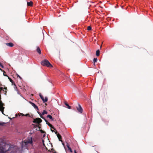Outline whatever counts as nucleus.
Instances as JSON below:
<instances>
[{
  "mask_svg": "<svg viewBox=\"0 0 153 153\" xmlns=\"http://www.w3.org/2000/svg\"><path fill=\"white\" fill-rule=\"evenodd\" d=\"M48 113L45 110H44L43 112L42 113V115H44L45 114H47Z\"/></svg>",
  "mask_w": 153,
  "mask_h": 153,
  "instance_id": "22",
  "label": "nucleus"
},
{
  "mask_svg": "<svg viewBox=\"0 0 153 153\" xmlns=\"http://www.w3.org/2000/svg\"><path fill=\"white\" fill-rule=\"evenodd\" d=\"M74 153H77L75 150H74Z\"/></svg>",
  "mask_w": 153,
  "mask_h": 153,
  "instance_id": "46",
  "label": "nucleus"
},
{
  "mask_svg": "<svg viewBox=\"0 0 153 153\" xmlns=\"http://www.w3.org/2000/svg\"><path fill=\"white\" fill-rule=\"evenodd\" d=\"M51 131H52V132H54V131L53 130H52L51 129Z\"/></svg>",
  "mask_w": 153,
  "mask_h": 153,
  "instance_id": "44",
  "label": "nucleus"
},
{
  "mask_svg": "<svg viewBox=\"0 0 153 153\" xmlns=\"http://www.w3.org/2000/svg\"><path fill=\"white\" fill-rule=\"evenodd\" d=\"M66 146L68 148V147H70V146H69V145L68 143H67Z\"/></svg>",
  "mask_w": 153,
  "mask_h": 153,
  "instance_id": "33",
  "label": "nucleus"
},
{
  "mask_svg": "<svg viewBox=\"0 0 153 153\" xmlns=\"http://www.w3.org/2000/svg\"><path fill=\"white\" fill-rule=\"evenodd\" d=\"M39 96L42 99L43 101L44 102V98L43 97L41 94H39Z\"/></svg>",
  "mask_w": 153,
  "mask_h": 153,
  "instance_id": "18",
  "label": "nucleus"
},
{
  "mask_svg": "<svg viewBox=\"0 0 153 153\" xmlns=\"http://www.w3.org/2000/svg\"><path fill=\"white\" fill-rule=\"evenodd\" d=\"M33 2L32 1L30 2H27V5L29 6H33Z\"/></svg>",
  "mask_w": 153,
  "mask_h": 153,
  "instance_id": "11",
  "label": "nucleus"
},
{
  "mask_svg": "<svg viewBox=\"0 0 153 153\" xmlns=\"http://www.w3.org/2000/svg\"><path fill=\"white\" fill-rule=\"evenodd\" d=\"M39 128H40V129L41 128V127H39Z\"/></svg>",
  "mask_w": 153,
  "mask_h": 153,
  "instance_id": "48",
  "label": "nucleus"
},
{
  "mask_svg": "<svg viewBox=\"0 0 153 153\" xmlns=\"http://www.w3.org/2000/svg\"><path fill=\"white\" fill-rule=\"evenodd\" d=\"M25 116H26L30 117V115L28 114H26L25 115Z\"/></svg>",
  "mask_w": 153,
  "mask_h": 153,
  "instance_id": "32",
  "label": "nucleus"
},
{
  "mask_svg": "<svg viewBox=\"0 0 153 153\" xmlns=\"http://www.w3.org/2000/svg\"><path fill=\"white\" fill-rule=\"evenodd\" d=\"M55 133L57 135V137L59 139V140L61 141L62 142V137L61 135L59 134H58L57 131L55 132Z\"/></svg>",
  "mask_w": 153,
  "mask_h": 153,
  "instance_id": "7",
  "label": "nucleus"
},
{
  "mask_svg": "<svg viewBox=\"0 0 153 153\" xmlns=\"http://www.w3.org/2000/svg\"><path fill=\"white\" fill-rule=\"evenodd\" d=\"M36 51L39 53V54H41V51L40 48L38 47H37Z\"/></svg>",
  "mask_w": 153,
  "mask_h": 153,
  "instance_id": "10",
  "label": "nucleus"
},
{
  "mask_svg": "<svg viewBox=\"0 0 153 153\" xmlns=\"http://www.w3.org/2000/svg\"><path fill=\"white\" fill-rule=\"evenodd\" d=\"M39 96L42 99L43 101L44 102V98L43 97L41 94H39Z\"/></svg>",
  "mask_w": 153,
  "mask_h": 153,
  "instance_id": "19",
  "label": "nucleus"
},
{
  "mask_svg": "<svg viewBox=\"0 0 153 153\" xmlns=\"http://www.w3.org/2000/svg\"><path fill=\"white\" fill-rule=\"evenodd\" d=\"M3 91L4 92V94L5 95L7 93V91H4V90H3Z\"/></svg>",
  "mask_w": 153,
  "mask_h": 153,
  "instance_id": "35",
  "label": "nucleus"
},
{
  "mask_svg": "<svg viewBox=\"0 0 153 153\" xmlns=\"http://www.w3.org/2000/svg\"><path fill=\"white\" fill-rule=\"evenodd\" d=\"M1 90H0V93H1Z\"/></svg>",
  "mask_w": 153,
  "mask_h": 153,
  "instance_id": "51",
  "label": "nucleus"
},
{
  "mask_svg": "<svg viewBox=\"0 0 153 153\" xmlns=\"http://www.w3.org/2000/svg\"><path fill=\"white\" fill-rule=\"evenodd\" d=\"M0 90L1 91L3 90V88L2 87H0Z\"/></svg>",
  "mask_w": 153,
  "mask_h": 153,
  "instance_id": "36",
  "label": "nucleus"
},
{
  "mask_svg": "<svg viewBox=\"0 0 153 153\" xmlns=\"http://www.w3.org/2000/svg\"><path fill=\"white\" fill-rule=\"evenodd\" d=\"M42 121V120L39 118H36L34 119L33 122V123H36L38 124H39L40 123H41Z\"/></svg>",
  "mask_w": 153,
  "mask_h": 153,
  "instance_id": "4",
  "label": "nucleus"
},
{
  "mask_svg": "<svg viewBox=\"0 0 153 153\" xmlns=\"http://www.w3.org/2000/svg\"><path fill=\"white\" fill-rule=\"evenodd\" d=\"M51 152H52L53 153H57L56 151L53 149V148H52L51 149Z\"/></svg>",
  "mask_w": 153,
  "mask_h": 153,
  "instance_id": "24",
  "label": "nucleus"
},
{
  "mask_svg": "<svg viewBox=\"0 0 153 153\" xmlns=\"http://www.w3.org/2000/svg\"><path fill=\"white\" fill-rule=\"evenodd\" d=\"M29 103L32 106H33L35 109H36L38 111L39 110V109L38 106L35 105L34 103L32 102H29Z\"/></svg>",
  "mask_w": 153,
  "mask_h": 153,
  "instance_id": "6",
  "label": "nucleus"
},
{
  "mask_svg": "<svg viewBox=\"0 0 153 153\" xmlns=\"http://www.w3.org/2000/svg\"><path fill=\"white\" fill-rule=\"evenodd\" d=\"M97 58H94V59H93V62H94V65H95V62H97Z\"/></svg>",
  "mask_w": 153,
  "mask_h": 153,
  "instance_id": "20",
  "label": "nucleus"
},
{
  "mask_svg": "<svg viewBox=\"0 0 153 153\" xmlns=\"http://www.w3.org/2000/svg\"><path fill=\"white\" fill-rule=\"evenodd\" d=\"M6 45L7 46L12 47L14 45L13 44L12 42H10L9 43H6Z\"/></svg>",
  "mask_w": 153,
  "mask_h": 153,
  "instance_id": "8",
  "label": "nucleus"
},
{
  "mask_svg": "<svg viewBox=\"0 0 153 153\" xmlns=\"http://www.w3.org/2000/svg\"><path fill=\"white\" fill-rule=\"evenodd\" d=\"M18 116L17 114H16L15 115V117H17Z\"/></svg>",
  "mask_w": 153,
  "mask_h": 153,
  "instance_id": "43",
  "label": "nucleus"
},
{
  "mask_svg": "<svg viewBox=\"0 0 153 153\" xmlns=\"http://www.w3.org/2000/svg\"><path fill=\"white\" fill-rule=\"evenodd\" d=\"M4 89L7 90V87H4Z\"/></svg>",
  "mask_w": 153,
  "mask_h": 153,
  "instance_id": "40",
  "label": "nucleus"
},
{
  "mask_svg": "<svg viewBox=\"0 0 153 153\" xmlns=\"http://www.w3.org/2000/svg\"><path fill=\"white\" fill-rule=\"evenodd\" d=\"M19 116H20V114H19Z\"/></svg>",
  "mask_w": 153,
  "mask_h": 153,
  "instance_id": "49",
  "label": "nucleus"
},
{
  "mask_svg": "<svg viewBox=\"0 0 153 153\" xmlns=\"http://www.w3.org/2000/svg\"><path fill=\"white\" fill-rule=\"evenodd\" d=\"M78 107H76L77 110L79 112L82 113L83 111V109L80 105L78 103Z\"/></svg>",
  "mask_w": 153,
  "mask_h": 153,
  "instance_id": "5",
  "label": "nucleus"
},
{
  "mask_svg": "<svg viewBox=\"0 0 153 153\" xmlns=\"http://www.w3.org/2000/svg\"><path fill=\"white\" fill-rule=\"evenodd\" d=\"M0 67H1L2 68H3L4 66L3 65L1 64V63L0 62Z\"/></svg>",
  "mask_w": 153,
  "mask_h": 153,
  "instance_id": "29",
  "label": "nucleus"
},
{
  "mask_svg": "<svg viewBox=\"0 0 153 153\" xmlns=\"http://www.w3.org/2000/svg\"><path fill=\"white\" fill-rule=\"evenodd\" d=\"M42 114H41L40 115V117H41L42 119H44V117L42 116Z\"/></svg>",
  "mask_w": 153,
  "mask_h": 153,
  "instance_id": "31",
  "label": "nucleus"
},
{
  "mask_svg": "<svg viewBox=\"0 0 153 153\" xmlns=\"http://www.w3.org/2000/svg\"><path fill=\"white\" fill-rule=\"evenodd\" d=\"M4 123L3 122L0 123V125L3 126V125Z\"/></svg>",
  "mask_w": 153,
  "mask_h": 153,
  "instance_id": "30",
  "label": "nucleus"
},
{
  "mask_svg": "<svg viewBox=\"0 0 153 153\" xmlns=\"http://www.w3.org/2000/svg\"><path fill=\"white\" fill-rule=\"evenodd\" d=\"M47 117L49 118L51 120H53V119L52 118V117L50 115H47Z\"/></svg>",
  "mask_w": 153,
  "mask_h": 153,
  "instance_id": "15",
  "label": "nucleus"
},
{
  "mask_svg": "<svg viewBox=\"0 0 153 153\" xmlns=\"http://www.w3.org/2000/svg\"><path fill=\"white\" fill-rule=\"evenodd\" d=\"M42 142H43V146L44 147L45 146V144L44 143V140H42Z\"/></svg>",
  "mask_w": 153,
  "mask_h": 153,
  "instance_id": "34",
  "label": "nucleus"
},
{
  "mask_svg": "<svg viewBox=\"0 0 153 153\" xmlns=\"http://www.w3.org/2000/svg\"><path fill=\"white\" fill-rule=\"evenodd\" d=\"M38 114L40 115V114H41L39 112H38Z\"/></svg>",
  "mask_w": 153,
  "mask_h": 153,
  "instance_id": "41",
  "label": "nucleus"
},
{
  "mask_svg": "<svg viewBox=\"0 0 153 153\" xmlns=\"http://www.w3.org/2000/svg\"><path fill=\"white\" fill-rule=\"evenodd\" d=\"M68 149L69 150V151L71 152H72V151L71 149V148L70 147H68Z\"/></svg>",
  "mask_w": 153,
  "mask_h": 153,
  "instance_id": "28",
  "label": "nucleus"
},
{
  "mask_svg": "<svg viewBox=\"0 0 153 153\" xmlns=\"http://www.w3.org/2000/svg\"><path fill=\"white\" fill-rule=\"evenodd\" d=\"M27 140H28V141L29 142L28 143H30V144L32 143H33L32 138V137L28 139Z\"/></svg>",
  "mask_w": 153,
  "mask_h": 153,
  "instance_id": "13",
  "label": "nucleus"
},
{
  "mask_svg": "<svg viewBox=\"0 0 153 153\" xmlns=\"http://www.w3.org/2000/svg\"><path fill=\"white\" fill-rule=\"evenodd\" d=\"M24 142L25 145H27L28 143H28L29 142L27 140H25L24 141Z\"/></svg>",
  "mask_w": 153,
  "mask_h": 153,
  "instance_id": "21",
  "label": "nucleus"
},
{
  "mask_svg": "<svg viewBox=\"0 0 153 153\" xmlns=\"http://www.w3.org/2000/svg\"><path fill=\"white\" fill-rule=\"evenodd\" d=\"M3 71V75L4 76H8L7 75L5 74L6 73V72L5 71Z\"/></svg>",
  "mask_w": 153,
  "mask_h": 153,
  "instance_id": "27",
  "label": "nucleus"
},
{
  "mask_svg": "<svg viewBox=\"0 0 153 153\" xmlns=\"http://www.w3.org/2000/svg\"><path fill=\"white\" fill-rule=\"evenodd\" d=\"M46 124H47V125H48V124H48V123H49L48 122V121H46Z\"/></svg>",
  "mask_w": 153,
  "mask_h": 153,
  "instance_id": "39",
  "label": "nucleus"
},
{
  "mask_svg": "<svg viewBox=\"0 0 153 153\" xmlns=\"http://www.w3.org/2000/svg\"><path fill=\"white\" fill-rule=\"evenodd\" d=\"M0 70L2 71V70L1 68H0Z\"/></svg>",
  "mask_w": 153,
  "mask_h": 153,
  "instance_id": "47",
  "label": "nucleus"
},
{
  "mask_svg": "<svg viewBox=\"0 0 153 153\" xmlns=\"http://www.w3.org/2000/svg\"><path fill=\"white\" fill-rule=\"evenodd\" d=\"M43 119L45 120V122H46L47 121L44 117V119Z\"/></svg>",
  "mask_w": 153,
  "mask_h": 153,
  "instance_id": "38",
  "label": "nucleus"
},
{
  "mask_svg": "<svg viewBox=\"0 0 153 153\" xmlns=\"http://www.w3.org/2000/svg\"><path fill=\"white\" fill-rule=\"evenodd\" d=\"M2 140L0 141V152L1 153H5L7 151L11 150L10 148V146L4 143H1Z\"/></svg>",
  "mask_w": 153,
  "mask_h": 153,
  "instance_id": "1",
  "label": "nucleus"
},
{
  "mask_svg": "<svg viewBox=\"0 0 153 153\" xmlns=\"http://www.w3.org/2000/svg\"><path fill=\"white\" fill-rule=\"evenodd\" d=\"M1 95L0 94V111H1L2 114H3L4 110V107H3L4 104L1 101Z\"/></svg>",
  "mask_w": 153,
  "mask_h": 153,
  "instance_id": "3",
  "label": "nucleus"
},
{
  "mask_svg": "<svg viewBox=\"0 0 153 153\" xmlns=\"http://www.w3.org/2000/svg\"><path fill=\"white\" fill-rule=\"evenodd\" d=\"M45 149H46V150H48V152H51V150L50 149H48V148H47V147L45 146Z\"/></svg>",
  "mask_w": 153,
  "mask_h": 153,
  "instance_id": "26",
  "label": "nucleus"
},
{
  "mask_svg": "<svg viewBox=\"0 0 153 153\" xmlns=\"http://www.w3.org/2000/svg\"><path fill=\"white\" fill-rule=\"evenodd\" d=\"M40 131L41 133H44L45 132L43 131L42 130H40Z\"/></svg>",
  "mask_w": 153,
  "mask_h": 153,
  "instance_id": "37",
  "label": "nucleus"
},
{
  "mask_svg": "<svg viewBox=\"0 0 153 153\" xmlns=\"http://www.w3.org/2000/svg\"><path fill=\"white\" fill-rule=\"evenodd\" d=\"M65 104L67 107V108L69 109H70L71 108V106L69 105L66 102H65Z\"/></svg>",
  "mask_w": 153,
  "mask_h": 153,
  "instance_id": "12",
  "label": "nucleus"
},
{
  "mask_svg": "<svg viewBox=\"0 0 153 153\" xmlns=\"http://www.w3.org/2000/svg\"><path fill=\"white\" fill-rule=\"evenodd\" d=\"M48 101V97H45L44 98V102H45Z\"/></svg>",
  "mask_w": 153,
  "mask_h": 153,
  "instance_id": "23",
  "label": "nucleus"
},
{
  "mask_svg": "<svg viewBox=\"0 0 153 153\" xmlns=\"http://www.w3.org/2000/svg\"><path fill=\"white\" fill-rule=\"evenodd\" d=\"M49 124H48V125L51 128H52L55 130V128L50 123H48Z\"/></svg>",
  "mask_w": 153,
  "mask_h": 153,
  "instance_id": "16",
  "label": "nucleus"
},
{
  "mask_svg": "<svg viewBox=\"0 0 153 153\" xmlns=\"http://www.w3.org/2000/svg\"><path fill=\"white\" fill-rule=\"evenodd\" d=\"M18 76H19V77L20 79H22L21 77L19 75H18Z\"/></svg>",
  "mask_w": 153,
  "mask_h": 153,
  "instance_id": "45",
  "label": "nucleus"
},
{
  "mask_svg": "<svg viewBox=\"0 0 153 153\" xmlns=\"http://www.w3.org/2000/svg\"><path fill=\"white\" fill-rule=\"evenodd\" d=\"M100 50H98L96 51V55L97 56H98L100 55Z\"/></svg>",
  "mask_w": 153,
  "mask_h": 153,
  "instance_id": "14",
  "label": "nucleus"
},
{
  "mask_svg": "<svg viewBox=\"0 0 153 153\" xmlns=\"http://www.w3.org/2000/svg\"><path fill=\"white\" fill-rule=\"evenodd\" d=\"M8 77V78L9 79V80L10 82H11L12 84V85H14L15 86H16V85L14 83V82L13 81L9 76H7Z\"/></svg>",
  "mask_w": 153,
  "mask_h": 153,
  "instance_id": "9",
  "label": "nucleus"
},
{
  "mask_svg": "<svg viewBox=\"0 0 153 153\" xmlns=\"http://www.w3.org/2000/svg\"><path fill=\"white\" fill-rule=\"evenodd\" d=\"M101 47H102V46L101 45V46H100V48H101Z\"/></svg>",
  "mask_w": 153,
  "mask_h": 153,
  "instance_id": "50",
  "label": "nucleus"
},
{
  "mask_svg": "<svg viewBox=\"0 0 153 153\" xmlns=\"http://www.w3.org/2000/svg\"><path fill=\"white\" fill-rule=\"evenodd\" d=\"M39 96L42 99L43 101L44 102V98L43 97L41 94H39Z\"/></svg>",
  "mask_w": 153,
  "mask_h": 153,
  "instance_id": "17",
  "label": "nucleus"
},
{
  "mask_svg": "<svg viewBox=\"0 0 153 153\" xmlns=\"http://www.w3.org/2000/svg\"><path fill=\"white\" fill-rule=\"evenodd\" d=\"M21 115H22V116H25V115L24 114L22 113V114H21Z\"/></svg>",
  "mask_w": 153,
  "mask_h": 153,
  "instance_id": "42",
  "label": "nucleus"
},
{
  "mask_svg": "<svg viewBox=\"0 0 153 153\" xmlns=\"http://www.w3.org/2000/svg\"><path fill=\"white\" fill-rule=\"evenodd\" d=\"M41 63L43 66H46L50 68L53 67L51 64L47 59H45L42 61Z\"/></svg>",
  "mask_w": 153,
  "mask_h": 153,
  "instance_id": "2",
  "label": "nucleus"
},
{
  "mask_svg": "<svg viewBox=\"0 0 153 153\" xmlns=\"http://www.w3.org/2000/svg\"><path fill=\"white\" fill-rule=\"evenodd\" d=\"M87 30H91V27L90 26H88L87 28Z\"/></svg>",
  "mask_w": 153,
  "mask_h": 153,
  "instance_id": "25",
  "label": "nucleus"
}]
</instances>
